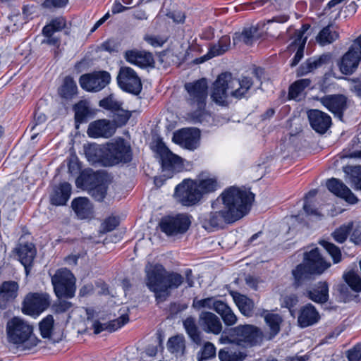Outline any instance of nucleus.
<instances>
[{
	"label": "nucleus",
	"mask_w": 361,
	"mask_h": 361,
	"mask_svg": "<svg viewBox=\"0 0 361 361\" xmlns=\"http://www.w3.org/2000/svg\"><path fill=\"white\" fill-rule=\"evenodd\" d=\"M319 319V312L312 304H308L300 310L298 321L301 327H307L314 324Z\"/></svg>",
	"instance_id": "obj_31"
},
{
	"label": "nucleus",
	"mask_w": 361,
	"mask_h": 361,
	"mask_svg": "<svg viewBox=\"0 0 361 361\" xmlns=\"http://www.w3.org/2000/svg\"><path fill=\"white\" fill-rule=\"evenodd\" d=\"M99 106L105 109L116 111L121 109V103L111 94L107 97L100 100Z\"/></svg>",
	"instance_id": "obj_49"
},
{
	"label": "nucleus",
	"mask_w": 361,
	"mask_h": 361,
	"mask_svg": "<svg viewBox=\"0 0 361 361\" xmlns=\"http://www.w3.org/2000/svg\"><path fill=\"white\" fill-rule=\"evenodd\" d=\"M19 285L13 281L3 282L0 286V308L6 309L17 298Z\"/></svg>",
	"instance_id": "obj_24"
},
{
	"label": "nucleus",
	"mask_w": 361,
	"mask_h": 361,
	"mask_svg": "<svg viewBox=\"0 0 361 361\" xmlns=\"http://www.w3.org/2000/svg\"><path fill=\"white\" fill-rule=\"evenodd\" d=\"M18 259L23 265L26 274L30 271V267L36 255V250L32 243L20 244L16 248Z\"/></svg>",
	"instance_id": "obj_27"
},
{
	"label": "nucleus",
	"mask_w": 361,
	"mask_h": 361,
	"mask_svg": "<svg viewBox=\"0 0 361 361\" xmlns=\"http://www.w3.org/2000/svg\"><path fill=\"white\" fill-rule=\"evenodd\" d=\"M345 281L355 291H361V278L354 271H349L344 275Z\"/></svg>",
	"instance_id": "obj_51"
},
{
	"label": "nucleus",
	"mask_w": 361,
	"mask_h": 361,
	"mask_svg": "<svg viewBox=\"0 0 361 361\" xmlns=\"http://www.w3.org/2000/svg\"><path fill=\"white\" fill-rule=\"evenodd\" d=\"M51 283L58 298H71L75 292V279L66 268L58 269L51 276Z\"/></svg>",
	"instance_id": "obj_10"
},
{
	"label": "nucleus",
	"mask_w": 361,
	"mask_h": 361,
	"mask_svg": "<svg viewBox=\"0 0 361 361\" xmlns=\"http://www.w3.org/2000/svg\"><path fill=\"white\" fill-rule=\"evenodd\" d=\"M173 55L171 51L169 50L164 51L161 52L157 56V62L161 65L163 67H166L170 66L172 62H173Z\"/></svg>",
	"instance_id": "obj_57"
},
{
	"label": "nucleus",
	"mask_w": 361,
	"mask_h": 361,
	"mask_svg": "<svg viewBox=\"0 0 361 361\" xmlns=\"http://www.w3.org/2000/svg\"><path fill=\"white\" fill-rule=\"evenodd\" d=\"M77 85L71 77L67 76L59 89V95L66 99H72L77 94Z\"/></svg>",
	"instance_id": "obj_35"
},
{
	"label": "nucleus",
	"mask_w": 361,
	"mask_h": 361,
	"mask_svg": "<svg viewBox=\"0 0 361 361\" xmlns=\"http://www.w3.org/2000/svg\"><path fill=\"white\" fill-rule=\"evenodd\" d=\"M75 111V119L76 123L83 122L87 117L92 114L90 106V102L87 100H81L73 106Z\"/></svg>",
	"instance_id": "obj_36"
},
{
	"label": "nucleus",
	"mask_w": 361,
	"mask_h": 361,
	"mask_svg": "<svg viewBox=\"0 0 361 361\" xmlns=\"http://www.w3.org/2000/svg\"><path fill=\"white\" fill-rule=\"evenodd\" d=\"M103 159L108 165L129 162L132 159L130 145L121 138L109 143L103 151Z\"/></svg>",
	"instance_id": "obj_9"
},
{
	"label": "nucleus",
	"mask_w": 361,
	"mask_h": 361,
	"mask_svg": "<svg viewBox=\"0 0 361 361\" xmlns=\"http://www.w3.org/2000/svg\"><path fill=\"white\" fill-rule=\"evenodd\" d=\"M66 27V20L63 18H57L52 20L51 23L47 25L42 30L44 39L43 44L51 46H59L60 44V37L57 33L64 29Z\"/></svg>",
	"instance_id": "obj_17"
},
{
	"label": "nucleus",
	"mask_w": 361,
	"mask_h": 361,
	"mask_svg": "<svg viewBox=\"0 0 361 361\" xmlns=\"http://www.w3.org/2000/svg\"><path fill=\"white\" fill-rule=\"evenodd\" d=\"M6 331L9 342L20 345L23 349H32L38 343L39 340L32 333V326L19 317H13L8 322Z\"/></svg>",
	"instance_id": "obj_5"
},
{
	"label": "nucleus",
	"mask_w": 361,
	"mask_h": 361,
	"mask_svg": "<svg viewBox=\"0 0 361 361\" xmlns=\"http://www.w3.org/2000/svg\"><path fill=\"white\" fill-rule=\"evenodd\" d=\"M347 356L349 361H361V344L349 350Z\"/></svg>",
	"instance_id": "obj_62"
},
{
	"label": "nucleus",
	"mask_w": 361,
	"mask_h": 361,
	"mask_svg": "<svg viewBox=\"0 0 361 361\" xmlns=\"http://www.w3.org/2000/svg\"><path fill=\"white\" fill-rule=\"evenodd\" d=\"M352 229V224L341 226L333 233L334 240L340 243H343Z\"/></svg>",
	"instance_id": "obj_53"
},
{
	"label": "nucleus",
	"mask_w": 361,
	"mask_h": 361,
	"mask_svg": "<svg viewBox=\"0 0 361 361\" xmlns=\"http://www.w3.org/2000/svg\"><path fill=\"white\" fill-rule=\"evenodd\" d=\"M305 40L300 41L299 42H293L289 47V49L290 50L294 51L295 49H297L296 54L293 59V61L291 63V66H295L298 62L301 60V59L303 56V52H304V48H305Z\"/></svg>",
	"instance_id": "obj_52"
},
{
	"label": "nucleus",
	"mask_w": 361,
	"mask_h": 361,
	"mask_svg": "<svg viewBox=\"0 0 361 361\" xmlns=\"http://www.w3.org/2000/svg\"><path fill=\"white\" fill-rule=\"evenodd\" d=\"M110 74L106 71H98L82 75L80 78L82 88L89 92H98L110 82Z\"/></svg>",
	"instance_id": "obj_16"
},
{
	"label": "nucleus",
	"mask_w": 361,
	"mask_h": 361,
	"mask_svg": "<svg viewBox=\"0 0 361 361\" xmlns=\"http://www.w3.org/2000/svg\"><path fill=\"white\" fill-rule=\"evenodd\" d=\"M125 59L128 62L141 68L154 66L155 61L152 55L144 51H127L125 53Z\"/></svg>",
	"instance_id": "obj_25"
},
{
	"label": "nucleus",
	"mask_w": 361,
	"mask_h": 361,
	"mask_svg": "<svg viewBox=\"0 0 361 361\" xmlns=\"http://www.w3.org/2000/svg\"><path fill=\"white\" fill-rule=\"evenodd\" d=\"M169 350L176 355H183L185 350V341L183 336H176L171 338L167 343Z\"/></svg>",
	"instance_id": "obj_43"
},
{
	"label": "nucleus",
	"mask_w": 361,
	"mask_h": 361,
	"mask_svg": "<svg viewBox=\"0 0 361 361\" xmlns=\"http://www.w3.org/2000/svg\"><path fill=\"white\" fill-rule=\"evenodd\" d=\"M329 190L336 196L344 199L350 204L357 202V198L351 190L340 180L332 178L326 181Z\"/></svg>",
	"instance_id": "obj_23"
},
{
	"label": "nucleus",
	"mask_w": 361,
	"mask_h": 361,
	"mask_svg": "<svg viewBox=\"0 0 361 361\" xmlns=\"http://www.w3.org/2000/svg\"><path fill=\"white\" fill-rule=\"evenodd\" d=\"M352 142V152L348 154H345L343 157L350 158H361V146L359 147L360 140L357 137H354L351 141Z\"/></svg>",
	"instance_id": "obj_60"
},
{
	"label": "nucleus",
	"mask_w": 361,
	"mask_h": 361,
	"mask_svg": "<svg viewBox=\"0 0 361 361\" xmlns=\"http://www.w3.org/2000/svg\"><path fill=\"white\" fill-rule=\"evenodd\" d=\"M252 85V80L250 78L243 77L238 79L233 78L230 73H223L214 82L211 97L216 104L224 105L228 97L235 99L244 97Z\"/></svg>",
	"instance_id": "obj_2"
},
{
	"label": "nucleus",
	"mask_w": 361,
	"mask_h": 361,
	"mask_svg": "<svg viewBox=\"0 0 361 361\" xmlns=\"http://www.w3.org/2000/svg\"><path fill=\"white\" fill-rule=\"evenodd\" d=\"M190 223L189 216L181 214L162 219L160 227L161 231L168 235H174L185 233L188 229Z\"/></svg>",
	"instance_id": "obj_15"
},
{
	"label": "nucleus",
	"mask_w": 361,
	"mask_h": 361,
	"mask_svg": "<svg viewBox=\"0 0 361 361\" xmlns=\"http://www.w3.org/2000/svg\"><path fill=\"white\" fill-rule=\"evenodd\" d=\"M216 312L221 317L224 324L227 326H233L237 322V317L225 302L217 304Z\"/></svg>",
	"instance_id": "obj_38"
},
{
	"label": "nucleus",
	"mask_w": 361,
	"mask_h": 361,
	"mask_svg": "<svg viewBox=\"0 0 361 361\" xmlns=\"http://www.w3.org/2000/svg\"><path fill=\"white\" fill-rule=\"evenodd\" d=\"M193 179L185 178L176 185L174 197L183 206H193L201 200L200 192Z\"/></svg>",
	"instance_id": "obj_12"
},
{
	"label": "nucleus",
	"mask_w": 361,
	"mask_h": 361,
	"mask_svg": "<svg viewBox=\"0 0 361 361\" xmlns=\"http://www.w3.org/2000/svg\"><path fill=\"white\" fill-rule=\"evenodd\" d=\"M54 317L49 314L39 323V330L43 338H49L52 334L54 327Z\"/></svg>",
	"instance_id": "obj_47"
},
{
	"label": "nucleus",
	"mask_w": 361,
	"mask_h": 361,
	"mask_svg": "<svg viewBox=\"0 0 361 361\" xmlns=\"http://www.w3.org/2000/svg\"><path fill=\"white\" fill-rule=\"evenodd\" d=\"M282 305L288 308L294 307L298 303V297L295 294L286 295L282 297Z\"/></svg>",
	"instance_id": "obj_64"
},
{
	"label": "nucleus",
	"mask_w": 361,
	"mask_h": 361,
	"mask_svg": "<svg viewBox=\"0 0 361 361\" xmlns=\"http://www.w3.org/2000/svg\"><path fill=\"white\" fill-rule=\"evenodd\" d=\"M145 272L146 286L154 293L159 302L165 300L170 295L171 290L178 288L184 281L180 274L169 272L160 264L147 263Z\"/></svg>",
	"instance_id": "obj_1"
},
{
	"label": "nucleus",
	"mask_w": 361,
	"mask_h": 361,
	"mask_svg": "<svg viewBox=\"0 0 361 361\" xmlns=\"http://www.w3.org/2000/svg\"><path fill=\"white\" fill-rule=\"evenodd\" d=\"M261 317H263L266 324L270 329V337L272 338L280 331V325L282 322L281 316L278 314L269 313L267 310H262L258 313Z\"/></svg>",
	"instance_id": "obj_34"
},
{
	"label": "nucleus",
	"mask_w": 361,
	"mask_h": 361,
	"mask_svg": "<svg viewBox=\"0 0 361 361\" xmlns=\"http://www.w3.org/2000/svg\"><path fill=\"white\" fill-rule=\"evenodd\" d=\"M118 219L116 217H109L105 220L102 224V228L104 231L109 232L116 228L118 225Z\"/></svg>",
	"instance_id": "obj_63"
},
{
	"label": "nucleus",
	"mask_w": 361,
	"mask_h": 361,
	"mask_svg": "<svg viewBox=\"0 0 361 361\" xmlns=\"http://www.w3.org/2000/svg\"><path fill=\"white\" fill-rule=\"evenodd\" d=\"M322 245L331 256L334 263H338L341 259V252L338 247L333 243L323 241Z\"/></svg>",
	"instance_id": "obj_54"
},
{
	"label": "nucleus",
	"mask_w": 361,
	"mask_h": 361,
	"mask_svg": "<svg viewBox=\"0 0 361 361\" xmlns=\"http://www.w3.org/2000/svg\"><path fill=\"white\" fill-rule=\"evenodd\" d=\"M200 130L195 127H186L180 128L173 133V135H200Z\"/></svg>",
	"instance_id": "obj_61"
},
{
	"label": "nucleus",
	"mask_w": 361,
	"mask_h": 361,
	"mask_svg": "<svg viewBox=\"0 0 361 361\" xmlns=\"http://www.w3.org/2000/svg\"><path fill=\"white\" fill-rule=\"evenodd\" d=\"M145 40L154 47H160L167 41V37L159 35H146Z\"/></svg>",
	"instance_id": "obj_59"
},
{
	"label": "nucleus",
	"mask_w": 361,
	"mask_h": 361,
	"mask_svg": "<svg viewBox=\"0 0 361 361\" xmlns=\"http://www.w3.org/2000/svg\"><path fill=\"white\" fill-rule=\"evenodd\" d=\"M116 124L106 119H99L89 125V135H112L115 133Z\"/></svg>",
	"instance_id": "obj_26"
},
{
	"label": "nucleus",
	"mask_w": 361,
	"mask_h": 361,
	"mask_svg": "<svg viewBox=\"0 0 361 361\" xmlns=\"http://www.w3.org/2000/svg\"><path fill=\"white\" fill-rule=\"evenodd\" d=\"M307 116L312 128L318 133H325L331 125V117L319 110L311 109Z\"/></svg>",
	"instance_id": "obj_20"
},
{
	"label": "nucleus",
	"mask_w": 361,
	"mask_h": 361,
	"mask_svg": "<svg viewBox=\"0 0 361 361\" xmlns=\"http://www.w3.org/2000/svg\"><path fill=\"white\" fill-rule=\"evenodd\" d=\"M231 46L230 37L225 35L220 38L218 42L209 49L207 53L209 59L220 56L227 51Z\"/></svg>",
	"instance_id": "obj_37"
},
{
	"label": "nucleus",
	"mask_w": 361,
	"mask_h": 361,
	"mask_svg": "<svg viewBox=\"0 0 361 361\" xmlns=\"http://www.w3.org/2000/svg\"><path fill=\"white\" fill-rule=\"evenodd\" d=\"M330 266L331 264L324 259L317 247L305 252L304 263L298 265L292 271L295 285L299 286L312 274H321Z\"/></svg>",
	"instance_id": "obj_4"
},
{
	"label": "nucleus",
	"mask_w": 361,
	"mask_h": 361,
	"mask_svg": "<svg viewBox=\"0 0 361 361\" xmlns=\"http://www.w3.org/2000/svg\"><path fill=\"white\" fill-rule=\"evenodd\" d=\"M117 80L120 87L135 95L142 90L140 78L135 71L130 67H121L120 68Z\"/></svg>",
	"instance_id": "obj_14"
},
{
	"label": "nucleus",
	"mask_w": 361,
	"mask_h": 361,
	"mask_svg": "<svg viewBox=\"0 0 361 361\" xmlns=\"http://www.w3.org/2000/svg\"><path fill=\"white\" fill-rule=\"evenodd\" d=\"M200 137H172V140L182 148L194 150L200 146Z\"/></svg>",
	"instance_id": "obj_41"
},
{
	"label": "nucleus",
	"mask_w": 361,
	"mask_h": 361,
	"mask_svg": "<svg viewBox=\"0 0 361 361\" xmlns=\"http://www.w3.org/2000/svg\"><path fill=\"white\" fill-rule=\"evenodd\" d=\"M338 38V33L332 25H328L324 27L318 36L317 42L322 46L331 44Z\"/></svg>",
	"instance_id": "obj_39"
},
{
	"label": "nucleus",
	"mask_w": 361,
	"mask_h": 361,
	"mask_svg": "<svg viewBox=\"0 0 361 361\" xmlns=\"http://www.w3.org/2000/svg\"><path fill=\"white\" fill-rule=\"evenodd\" d=\"M199 324L206 333L219 334L222 331V324L219 318L212 312L203 311L199 316Z\"/></svg>",
	"instance_id": "obj_22"
},
{
	"label": "nucleus",
	"mask_w": 361,
	"mask_h": 361,
	"mask_svg": "<svg viewBox=\"0 0 361 361\" xmlns=\"http://www.w3.org/2000/svg\"><path fill=\"white\" fill-rule=\"evenodd\" d=\"M221 302L222 301L216 300L213 298H207L202 300L195 298L192 302V307L197 310L203 308H207L209 310H214L216 312L217 304H221Z\"/></svg>",
	"instance_id": "obj_44"
},
{
	"label": "nucleus",
	"mask_w": 361,
	"mask_h": 361,
	"mask_svg": "<svg viewBox=\"0 0 361 361\" xmlns=\"http://www.w3.org/2000/svg\"><path fill=\"white\" fill-rule=\"evenodd\" d=\"M325 59L326 56H321L319 58H311L307 59L305 63L300 66L298 70V74L299 75H304L313 71L323 64Z\"/></svg>",
	"instance_id": "obj_40"
},
{
	"label": "nucleus",
	"mask_w": 361,
	"mask_h": 361,
	"mask_svg": "<svg viewBox=\"0 0 361 361\" xmlns=\"http://www.w3.org/2000/svg\"><path fill=\"white\" fill-rule=\"evenodd\" d=\"M308 298L317 303H325L329 299V286L326 282L319 281L307 291Z\"/></svg>",
	"instance_id": "obj_32"
},
{
	"label": "nucleus",
	"mask_w": 361,
	"mask_h": 361,
	"mask_svg": "<svg viewBox=\"0 0 361 361\" xmlns=\"http://www.w3.org/2000/svg\"><path fill=\"white\" fill-rule=\"evenodd\" d=\"M261 37L258 32L257 26H250L244 27L241 32H235L233 37V44L236 45L243 42L246 45H251Z\"/></svg>",
	"instance_id": "obj_28"
},
{
	"label": "nucleus",
	"mask_w": 361,
	"mask_h": 361,
	"mask_svg": "<svg viewBox=\"0 0 361 361\" xmlns=\"http://www.w3.org/2000/svg\"><path fill=\"white\" fill-rule=\"evenodd\" d=\"M150 148L159 156L162 171L167 173L169 177L183 169L182 159L172 153L159 137L153 140L150 143Z\"/></svg>",
	"instance_id": "obj_8"
},
{
	"label": "nucleus",
	"mask_w": 361,
	"mask_h": 361,
	"mask_svg": "<svg viewBox=\"0 0 361 361\" xmlns=\"http://www.w3.org/2000/svg\"><path fill=\"white\" fill-rule=\"evenodd\" d=\"M344 172L350 176L351 182L357 189L361 190V166H348Z\"/></svg>",
	"instance_id": "obj_45"
},
{
	"label": "nucleus",
	"mask_w": 361,
	"mask_h": 361,
	"mask_svg": "<svg viewBox=\"0 0 361 361\" xmlns=\"http://www.w3.org/2000/svg\"><path fill=\"white\" fill-rule=\"evenodd\" d=\"M216 355V348L210 342H206L197 355L198 361H204L212 358Z\"/></svg>",
	"instance_id": "obj_50"
},
{
	"label": "nucleus",
	"mask_w": 361,
	"mask_h": 361,
	"mask_svg": "<svg viewBox=\"0 0 361 361\" xmlns=\"http://www.w3.org/2000/svg\"><path fill=\"white\" fill-rule=\"evenodd\" d=\"M262 339V332L257 327L246 324L239 325L229 330L228 334H223L219 341L223 344L234 343L247 347L257 344Z\"/></svg>",
	"instance_id": "obj_7"
},
{
	"label": "nucleus",
	"mask_w": 361,
	"mask_h": 361,
	"mask_svg": "<svg viewBox=\"0 0 361 361\" xmlns=\"http://www.w3.org/2000/svg\"><path fill=\"white\" fill-rule=\"evenodd\" d=\"M310 85L309 79H302L295 82L289 89V97L290 99H298L303 92L304 89Z\"/></svg>",
	"instance_id": "obj_46"
},
{
	"label": "nucleus",
	"mask_w": 361,
	"mask_h": 361,
	"mask_svg": "<svg viewBox=\"0 0 361 361\" xmlns=\"http://www.w3.org/2000/svg\"><path fill=\"white\" fill-rule=\"evenodd\" d=\"M360 60L361 51H357L351 45L338 63L340 71L345 75L353 73L357 68Z\"/></svg>",
	"instance_id": "obj_19"
},
{
	"label": "nucleus",
	"mask_w": 361,
	"mask_h": 361,
	"mask_svg": "<svg viewBox=\"0 0 361 361\" xmlns=\"http://www.w3.org/2000/svg\"><path fill=\"white\" fill-rule=\"evenodd\" d=\"M187 91L185 100L190 110L192 118H199L203 113L207 98L208 85L205 79L202 78L194 82L185 84Z\"/></svg>",
	"instance_id": "obj_6"
},
{
	"label": "nucleus",
	"mask_w": 361,
	"mask_h": 361,
	"mask_svg": "<svg viewBox=\"0 0 361 361\" xmlns=\"http://www.w3.org/2000/svg\"><path fill=\"white\" fill-rule=\"evenodd\" d=\"M71 194V185L68 183L63 182L54 188L51 195L52 204L60 206L66 204Z\"/></svg>",
	"instance_id": "obj_30"
},
{
	"label": "nucleus",
	"mask_w": 361,
	"mask_h": 361,
	"mask_svg": "<svg viewBox=\"0 0 361 361\" xmlns=\"http://www.w3.org/2000/svg\"><path fill=\"white\" fill-rule=\"evenodd\" d=\"M129 322V317L128 314H122L118 318L114 319L112 321H110L107 323L109 331L113 332L121 327H122L123 325L127 324Z\"/></svg>",
	"instance_id": "obj_55"
},
{
	"label": "nucleus",
	"mask_w": 361,
	"mask_h": 361,
	"mask_svg": "<svg viewBox=\"0 0 361 361\" xmlns=\"http://www.w3.org/2000/svg\"><path fill=\"white\" fill-rule=\"evenodd\" d=\"M50 304L51 298L48 293L30 292L25 296L21 310L24 314L36 318L47 310Z\"/></svg>",
	"instance_id": "obj_11"
},
{
	"label": "nucleus",
	"mask_w": 361,
	"mask_h": 361,
	"mask_svg": "<svg viewBox=\"0 0 361 361\" xmlns=\"http://www.w3.org/2000/svg\"><path fill=\"white\" fill-rule=\"evenodd\" d=\"M320 102L331 113L342 120L343 111L347 109V98L343 94L323 97Z\"/></svg>",
	"instance_id": "obj_18"
},
{
	"label": "nucleus",
	"mask_w": 361,
	"mask_h": 361,
	"mask_svg": "<svg viewBox=\"0 0 361 361\" xmlns=\"http://www.w3.org/2000/svg\"><path fill=\"white\" fill-rule=\"evenodd\" d=\"M232 296L240 312L246 317H252L255 307L254 302L239 293H233Z\"/></svg>",
	"instance_id": "obj_33"
},
{
	"label": "nucleus",
	"mask_w": 361,
	"mask_h": 361,
	"mask_svg": "<svg viewBox=\"0 0 361 361\" xmlns=\"http://www.w3.org/2000/svg\"><path fill=\"white\" fill-rule=\"evenodd\" d=\"M193 181L200 192L201 198L204 195L216 191L219 187L216 178L207 171L200 173Z\"/></svg>",
	"instance_id": "obj_21"
},
{
	"label": "nucleus",
	"mask_w": 361,
	"mask_h": 361,
	"mask_svg": "<svg viewBox=\"0 0 361 361\" xmlns=\"http://www.w3.org/2000/svg\"><path fill=\"white\" fill-rule=\"evenodd\" d=\"M212 211L204 214L201 218L202 226L207 230L220 228L224 223L231 224L235 220L219 204L215 205V201L212 204Z\"/></svg>",
	"instance_id": "obj_13"
},
{
	"label": "nucleus",
	"mask_w": 361,
	"mask_h": 361,
	"mask_svg": "<svg viewBox=\"0 0 361 361\" xmlns=\"http://www.w3.org/2000/svg\"><path fill=\"white\" fill-rule=\"evenodd\" d=\"M35 125L32 126L31 132L33 135H38L40 133V125L45 123L47 116L45 114L39 111H37L35 114Z\"/></svg>",
	"instance_id": "obj_56"
},
{
	"label": "nucleus",
	"mask_w": 361,
	"mask_h": 361,
	"mask_svg": "<svg viewBox=\"0 0 361 361\" xmlns=\"http://www.w3.org/2000/svg\"><path fill=\"white\" fill-rule=\"evenodd\" d=\"M254 198V194L250 190L231 186L217 197L215 205L220 204L237 221L247 214Z\"/></svg>",
	"instance_id": "obj_3"
},
{
	"label": "nucleus",
	"mask_w": 361,
	"mask_h": 361,
	"mask_svg": "<svg viewBox=\"0 0 361 361\" xmlns=\"http://www.w3.org/2000/svg\"><path fill=\"white\" fill-rule=\"evenodd\" d=\"M72 208L80 219L90 218L93 214V207L87 197L75 198L71 203Z\"/></svg>",
	"instance_id": "obj_29"
},
{
	"label": "nucleus",
	"mask_w": 361,
	"mask_h": 361,
	"mask_svg": "<svg viewBox=\"0 0 361 361\" xmlns=\"http://www.w3.org/2000/svg\"><path fill=\"white\" fill-rule=\"evenodd\" d=\"M106 187L104 185H99L92 188L89 193L97 201H102L106 196Z\"/></svg>",
	"instance_id": "obj_58"
},
{
	"label": "nucleus",
	"mask_w": 361,
	"mask_h": 361,
	"mask_svg": "<svg viewBox=\"0 0 361 361\" xmlns=\"http://www.w3.org/2000/svg\"><path fill=\"white\" fill-rule=\"evenodd\" d=\"M183 326L191 339L197 344L201 342L200 333L196 326L195 319L189 317L183 321Z\"/></svg>",
	"instance_id": "obj_42"
},
{
	"label": "nucleus",
	"mask_w": 361,
	"mask_h": 361,
	"mask_svg": "<svg viewBox=\"0 0 361 361\" xmlns=\"http://www.w3.org/2000/svg\"><path fill=\"white\" fill-rule=\"evenodd\" d=\"M317 192L316 190H310L305 197L303 209L308 215L320 216V213L316 209L313 208L312 199L315 197Z\"/></svg>",
	"instance_id": "obj_48"
}]
</instances>
